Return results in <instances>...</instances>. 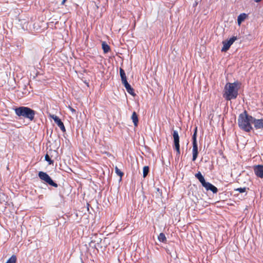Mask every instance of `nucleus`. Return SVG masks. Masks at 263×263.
<instances>
[{
    "mask_svg": "<svg viewBox=\"0 0 263 263\" xmlns=\"http://www.w3.org/2000/svg\"><path fill=\"white\" fill-rule=\"evenodd\" d=\"M66 0H63L62 4H64V3L66 2Z\"/></svg>",
    "mask_w": 263,
    "mask_h": 263,
    "instance_id": "25",
    "label": "nucleus"
},
{
    "mask_svg": "<svg viewBox=\"0 0 263 263\" xmlns=\"http://www.w3.org/2000/svg\"><path fill=\"white\" fill-rule=\"evenodd\" d=\"M45 160L49 162V164H51L53 162L52 161L50 158L49 156L47 154L45 156Z\"/></svg>",
    "mask_w": 263,
    "mask_h": 263,
    "instance_id": "23",
    "label": "nucleus"
},
{
    "mask_svg": "<svg viewBox=\"0 0 263 263\" xmlns=\"http://www.w3.org/2000/svg\"><path fill=\"white\" fill-rule=\"evenodd\" d=\"M173 139L175 149L177 151V155H179L180 151V144H179V137L178 132L176 130L173 132Z\"/></svg>",
    "mask_w": 263,
    "mask_h": 263,
    "instance_id": "6",
    "label": "nucleus"
},
{
    "mask_svg": "<svg viewBox=\"0 0 263 263\" xmlns=\"http://www.w3.org/2000/svg\"><path fill=\"white\" fill-rule=\"evenodd\" d=\"M240 87L238 82L228 83L224 88L223 97L227 100L236 99L238 95V91Z\"/></svg>",
    "mask_w": 263,
    "mask_h": 263,
    "instance_id": "1",
    "label": "nucleus"
},
{
    "mask_svg": "<svg viewBox=\"0 0 263 263\" xmlns=\"http://www.w3.org/2000/svg\"><path fill=\"white\" fill-rule=\"evenodd\" d=\"M131 118H132V121H133V122L134 123V126L135 127L137 126L138 124L139 120H138V115H137L136 112L134 111L133 112V114H132Z\"/></svg>",
    "mask_w": 263,
    "mask_h": 263,
    "instance_id": "14",
    "label": "nucleus"
},
{
    "mask_svg": "<svg viewBox=\"0 0 263 263\" xmlns=\"http://www.w3.org/2000/svg\"><path fill=\"white\" fill-rule=\"evenodd\" d=\"M195 177L199 180L202 184L205 181L203 176L200 172L197 173L195 175Z\"/></svg>",
    "mask_w": 263,
    "mask_h": 263,
    "instance_id": "16",
    "label": "nucleus"
},
{
    "mask_svg": "<svg viewBox=\"0 0 263 263\" xmlns=\"http://www.w3.org/2000/svg\"><path fill=\"white\" fill-rule=\"evenodd\" d=\"M39 177L41 179L44 180L49 185L55 187L58 186V184L53 181V180L47 173L43 172H40L39 173Z\"/></svg>",
    "mask_w": 263,
    "mask_h": 263,
    "instance_id": "5",
    "label": "nucleus"
},
{
    "mask_svg": "<svg viewBox=\"0 0 263 263\" xmlns=\"http://www.w3.org/2000/svg\"><path fill=\"white\" fill-rule=\"evenodd\" d=\"M196 135H197V127L195 128L194 135L193 136V158L192 160L195 161L198 156V146L196 140Z\"/></svg>",
    "mask_w": 263,
    "mask_h": 263,
    "instance_id": "4",
    "label": "nucleus"
},
{
    "mask_svg": "<svg viewBox=\"0 0 263 263\" xmlns=\"http://www.w3.org/2000/svg\"><path fill=\"white\" fill-rule=\"evenodd\" d=\"M253 117L248 115L246 111L241 114L238 117V124L239 127L243 130L249 132L252 129Z\"/></svg>",
    "mask_w": 263,
    "mask_h": 263,
    "instance_id": "2",
    "label": "nucleus"
},
{
    "mask_svg": "<svg viewBox=\"0 0 263 263\" xmlns=\"http://www.w3.org/2000/svg\"><path fill=\"white\" fill-rule=\"evenodd\" d=\"M148 172H149L148 166H144V167L143 168V176L144 178H145L147 176Z\"/></svg>",
    "mask_w": 263,
    "mask_h": 263,
    "instance_id": "20",
    "label": "nucleus"
},
{
    "mask_svg": "<svg viewBox=\"0 0 263 263\" xmlns=\"http://www.w3.org/2000/svg\"><path fill=\"white\" fill-rule=\"evenodd\" d=\"M15 114L32 121L34 117L35 111L27 107L22 106L15 109Z\"/></svg>",
    "mask_w": 263,
    "mask_h": 263,
    "instance_id": "3",
    "label": "nucleus"
},
{
    "mask_svg": "<svg viewBox=\"0 0 263 263\" xmlns=\"http://www.w3.org/2000/svg\"><path fill=\"white\" fill-rule=\"evenodd\" d=\"M252 124L256 129L263 128V119H256L253 117Z\"/></svg>",
    "mask_w": 263,
    "mask_h": 263,
    "instance_id": "10",
    "label": "nucleus"
},
{
    "mask_svg": "<svg viewBox=\"0 0 263 263\" xmlns=\"http://www.w3.org/2000/svg\"><path fill=\"white\" fill-rule=\"evenodd\" d=\"M158 239L159 241L165 242L166 241V238L163 233H161L158 236Z\"/></svg>",
    "mask_w": 263,
    "mask_h": 263,
    "instance_id": "17",
    "label": "nucleus"
},
{
    "mask_svg": "<svg viewBox=\"0 0 263 263\" xmlns=\"http://www.w3.org/2000/svg\"><path fill=\"white\" fill-rule=\"evenodd\" d=\"M102 46L104 53H107L109 51L110 47L106 43L103 42Z\"/></svg>",
    "mask_w": 263,
    "mask_h": 263,
    "instance_id": "18",
    "label": "nucleus"
},
{
    "mask_svg": "<svg viewBox=\"0 0 263 263\" xmlns=\"http://www.w3.org/2000/svg\"><path fill=\"white\" fill-rule=\"evenodd\" d=\"M254 172L257 176L262 178L263 177V165L256 166L254 167Z\"/></svg>",
    "mask_w": 263,
    "mask_h": 263,
    "instance_id": "11",
    "label": "nucleus"
},
{
    "mask_svg": "<svg viewBox=\"0 0 263 263\" xmlns=\"http://www.w3.org/2000/svg\"><path fill=\"white\" fill-rule=\"evenodd\" d=\"M49 117L54 120V122L60 128L61 130H62L63 132L65 131V128L63 123L61 121L60 119L58 116L54 115H49Z\"/></svg>",
    "mask_w": 263,
    "mask_h": 263,
    "instance_id": "8",
    "label": "nucleus"
},
{
    "mask_svg": "<svg viewBox=\"0 0 263 263\" xmlns=\"http://www.w3.org/2000/svg\"><path fill=\"white\" fill-rule=\"evenodd\" d=\"M69 109H70V110L71 111V112L72 113V114H75L76 112V110L74 109H73V108L69 106Z\"/></svg>",
    "mask_w": 263,
    "mask_h": 263,
    "instance_id": "24",
    "label": "nucleus"
},
{
    "mask_svg": "<svg viewBox=\"0 0 263 263\" xmlns=\"http://www.w3.org/2000/svg\"><path fill=\"white\" fill-rule=\"evenodd\" d=\"M115 172L120 177H122L123 175V173L117 166L115 167Z\"/></svg>",
    "mask_w": 263,
    "mask_h": 263,
    "instance_id": "21",
    "label": "nucleus"
},
{
    "mask_svg": "<svg viewBox=\"0 0 263 263\" xmlns=\"http://www.w3.org/2000/svg\"><path fill=\"white\" fill-rule=\"evenodd\" d=\"M248 17V15L245 13H241L237 17L238 25L240 26L241 23L243 22Z\"/></svg>",
    "mask_w": 263,
    "mask_h": 263,
    "instance_id": "12",
    "label": "nucleus"
},
{
    "mask_svg": "<svg viewBox=\"0 0 263 263\" xmlns=\"http://www.w3.org/2000/svg\"><path fill=\"white\" fill-rule=\"evenodd\" d=\"M246 190H247L246 187H243V188L240 187V188H238V189H236L235 190L237 191H238L240 193H243V192H246Z\"/></svg>",
    "mask_w": 263,
    "mask_h": 263,
    "instance_id": "22",
    "label": "nucleus"
},
{
    "mask_svg": "<svg viewBox=\"0 0 263 263\" xmlns=\"http://www.w3.org/2000/svg\"><path fill=\"white\" fill-rule=\"evenodd\" d=\"M237 38L235 36H233L228 41H224L222 42L223 47L221 49L222 51H227L233 44V43L236 40Z\"/></svg>",
    "mask_w": 263,
    "mask_h": 263,
    "instance_id": "7",
    "label": "nucleus"
},
{
    "mask_svg": "<svg viewBox=\"0 0 263 263\" xmlns=\"http://www.w3.org/2000/svg\"><path fill=\"white\" fill-rule=\"evenodd\" d=\"M123 85H124L127 91L132 95L133 96H135V93H134V89L132 88L131 86L128 84V82H126L125 83H124Z\"/></svg>",
    "mask_w": 263,
    "mask_h": 263,
    "instance_id": "13",
    "label": "nucleus"
},
{
    "mask_svg": "<svg viewBox=\"0 0 263 263\" xmlns=\"http://www.w3.org/2000/svg\"><path fill=\"white\" fill-rule=\"evenodd\" d=\"M202 185L205 188L207 191L210 190L213 193H216L218 191L217 187H216L210 182L205 181Z\"/></svg>",
    "mask_w": 263,
    "mask_h": 263,
    "instance_id": "9",
    "label": "nucleus"
},
{
    "mask_svg": "<svg viewBox=\"0 0 263 263\" xmlns=\"http://www.w3.org/2000/svg\"><path fill=\"white\" fill-rule=\"evenodd\" d=\"M16 257L15 255H13L11 257L7 260L6 263H16Z\"/></svg>",
    "mask_w": 263,
    "mask_h": 263,
    "instance_id": "19",
    "label": "nucleus"
},
{
    "mask_svg": "<svg viewBox=\"0 0 263 263\" xmlns=\"http://www.w3.org/2000/svg\"><path fill=\"white\" fill-rule=\"evenodd\" d=\"M120 76L121 78V80H122V83L124 84V83L127 82L125 73L124 70L122 69V68H120Z\"/></svg>",
    "mask_w": 263,
    "mask_h": 263,
    "instance_id": "15",
    "label": "nucleus"
}]
</instances>
